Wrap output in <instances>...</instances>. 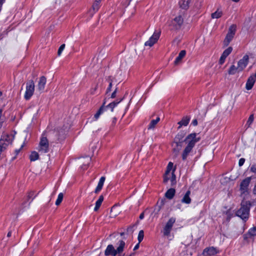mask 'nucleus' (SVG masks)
<instances>
[{"mask_svg": "<svg viewBox=\"0 0 256 256\" xmlns=\"http://www.w3.org/2000/svg\"><path fill=\"white\" fill-rule=\"evenodd\" d=\"M90 161H91V158H90V156H88L81 158L80 162L82 164V168L83 169L86 168L88 165V164H90Z\"/></svg>", "mask_w": 256, "mask_h": 256, "instance_id": "obj_22", "label": "nucleus"}, {"mask_svg": "<svg viewBox=\"0 0 256 256\" xmlns=\"http://www.w3.org/2000/svg\"><path fill=\"white\" fill-rule=\"evenodd\" d=\"M112 86V81L110 80L109 83V86L108 88H107L106 92H108L111 90V88Z\"/></svg>", "mask_w": 256, "mask_h": 256, "instance_id": "obj_46", "label": "nucleus"}, {"mask_svg": "<svg viewBox=\"0 0 256 256\" xmlns=\"http://www.w3.org/2000/svg\"><path fill=\"white\" fill-rule=\"evenodd\" d=\"M16 156H17L15 155V156H13V157L12 158V160H14L16 158Z\"/></svg>", "mask_w": 256, "mask_h": 256, "instance_id": "obj_56", "label": "nucleus"}, {"mask_svg": "<svg viewBox=\"0 0 256 256\" xmlns=\"http://www.w3.org/2000/svg\"><path fill=\"white\" fill-rule=\"evenodd\" d=\"M232 0L234 2H237L240 1V0Z\"/></svg>", "mask_w": 256, "mask_h": 256, "instance_id": "obj_58", "label": "nucleus"}, {"mask_svg": "<svg viewBox=\"0 0 256 256\" xmlns=\"http://www.w3.org/2000/svg\"><path fill=\"white\" fill-rule=\"evenodd\" d=\"M23 145H22L20 147V148L18 150H16L14 152L15 155L18 156V154H19L20 152V151L21 149L22 148Z\"/></svg>", "mask_w": 256, "mask_h": 256, "instance_id": "obj_47", "label": "nucleus"}, {"mask_svg": "<svg viewBox=\"0 0 256 256\" xmlns=\"http://www.w3.org/2000/svg\"><path fill=\"white\" fill-rule=\"evenodd\" d=\"M250 170L252 172L256 173V164H253Z\"/></svg>", "mask_w": 256, "mask_h": 256, "instance_id": "obj_44", "label": "nucleus"}, {"mask_svg": "<svg viewBox=\"0 0 256 256\" xmlns=\"http://www.w3.org/2000/svg\"><path fill=\"white\" fill-rule=\"evenodd\" d=\"M16 132L8 134L4 132L0 139V148L1 150H6L7 147L12 144L14 139Z\"/></svg>", "mask_w": 256, "mask_h": 256, "instance_id": "obj_1", "label": "nucleus"}, {"mask_svg": "<svg viewBox=\"0 0 256 256\" xmlns=\"http://www.w3.org/2000/svg\"><path fill=\"white\" fill-rule=\"evenodd\" d=\"M186 54V52L184 50H181L178 54V56L176 57L174 60V64L176 65L178 64L180 62L181 60L184 57Z\"/></svg>", "mask_w": 256, "mask_h": 256, "instance_id": "obj_21", "label": "nucleus"}, {"mask_svg": "<svg viewBox=\"0 0 256 256\" xmlns=\"http://www.w3.org/2000/svg\"><path fill=\"white\" fill-rule=\"evenodd\" d=\"M245 162V160L243 158H241L240 160H239V162H238V164L239 166H242L244 162Z\"/></svg>", "mask_w": 256, "mask_h": 256, "instance_id": "obj_45", "label": "nucleus"}, {"mask_svg": "<svg viewBox=\"0 0 256 256\" xmlns=\"http://www.w3.org/2000/svg\"><path fill=\"white\" fill-rule=\"evenodd\" d=\"M118 254V256H125L124 254L122 255L120 254Z\"/></svg>", "mask_w": 256, "mask_h": 256, "instance_id": "obj_59", "label": "nucleus"}, {"mask_svg": "<svg viewBox=\"0 0 256 256\" xmlns=\"http://www.w3.org/2000/svg\"><path fill=\"white\" fill-rule=\"evenodd\" d=\"M226 58V57H224L223 55L222 54L220 58L219 62L220 64H222L225 61V60Z\"/></svg>", "mask_w": 256, "mask_h": 256, "instance_id": "obj_42", "label": "nucleus"}, {"mask_svg": "<svg viewBox=\"0 0 256 256\" xmlns=\"http://www.w3.org/2000/svg\"><path fill=\"white\" fill-rule=\"evenodd\" d=\"M2 110H0V128L2 126V124L4 122V120L2 118Z\"/></svg>", "mask_w": 256, "mask_h": 256, "instance_id": "obj_43", "label": "nucleus"}, {"mask_svg": "<svg viewBox=\"0 0 256 256\" xmlns=\"http://www.w3.org/2000/svg\"><path fill=\"white\" fill-rule=\"evenodd\" d=\"M160 120V118L159 117L156 118V120H152L148 126V130H154Z\"/></svg>", "mask_w": 256, "mask_h": 256, "instance_id": "obj_19", "label": "nucleus"}, {"mask_svg": "<svg viewBox=\"0 0 256 256\" xmlns=\"http://www.w3.org/2000/svg\"><path fill=\"white\" fill-rule=\"evenodd\" d=\"M64 48H65V44H62V45H61L60 46V47L58 48V56H60L62 52L63 51V50Z\"/></svg>", "mask_w": 256, "mask_h": 256, "instance_id": "obj_41", "label": "nucleus"}, {"mask_svg": "<svg viewBox=\"0 0 256 256\" xmlns=\"http://www.w3.org/2000/svg\"><path fill=\"white\" fill-rule=\"evenodd\" d=\"M144 218V212H142V214H140V220H142V219H143V218Z\"/></svg>", "mask_w": 256, "mask_h": 256, "instance_id": "obj_52", "label": "nucleus"}, {"mask_svg": "<svg viewBox=\"0 0 256 256\" xmlns=\"http://www.w3.org/2000/svg\"><path fill=\"white\" fill-rule=\"evenodd\" d=\"M254 194H256V184L255 185L254 188Z\"/></svg>", "mask_w": 256, "mask_h": 256, "instance_id": "obj_54", "label": "nucleus"}, {"mask_svg": "<svg viewBox=\"0 0 256 256\" xmlns=\"http://www.w3.org/2000/svg\"><path fill=\"white\" fill-rule=\"evenodd\" d=\"M175 190L174 188H170L168 190H167V192L165 194V196L166 198L168 199H172L174 194H175Z\"/></svg>", "mask_w": 256, "mask_h": 256, "instance_id": "obj_26", "label": "nucleus"}, {"mask_svg": "<svg viewBox=\"0 0 256 256\" xmlns=\"http://www.w3.org/2000/svg\"><path fill=\"white\" fill-rule=\"evenodd\" d=\"M185 134L184 132H180L176 136L174 144H172L173 151L176 154H178L179 151L181 150L182 143V142L183 138H184Z\"/></svg>", "mask_w": 256, "mask_h": 256, "instance_id": "obj_4", "label": "nucleus"}, {"mask_svg": "<svg viewBox=\"0 0 256 256\" xmlns=\"http://www.w3.org/2000/svg\"><path fill=\"white\" fill-rule=\"evenodd\" d=\"M139 244H140V243L138 242V244H137L135 246H134V250H137L138 248H139Z\"/></svg>", "mask_w": 256, "mask_h": 256, "instance_id": "obj_50", "label": "nucleus"}, {"mask_svg": "<svg viewBox=\"0 0 256 256\" xmlns=\"http://www.w3.org/2000/svg\"><path fill=\"white\" fill-rule=\"evenodd\" d=\"M192 124L194 126H197L198 124V121L196 119L195 120H194L192 121Z\"/></svg>", "mask_w": 256, "mask_h": 256, "instance_id": "obj_48", "label": "nucleus"}, {"mask_svg": "<svg viewBox=\"0 0 256 256\" xmlns=\"http://www.w3.org/2000/svg\"><path fill=\"white\" fill-rule=\"evenodd\" d=\"M190 1L191 0H181L179 2L180 7L183 9H188Z\"/></svg>", "mask_w": 256, "mask_h": 256, "instance_id": "obj_24", "label": "nucleus"}, {"mask_svg": "<svg viewBox=\"0 0 256 256\" xmlns=\"http://www.w3.org/2000/svg\"><path fill=\"white\" fill-rule=\"evenodd\" d=\"M132 228H130L128 229V232H132Z\"/></svg>", "mask_w": 256, "mask_h": 256, "instance_id": "obj_55", "label": "nucleus"}, {"mask_svg": "<svg viewBox=\"0 0 256 256\" xmlns=\"http://www.w3.org/2000/svg\"><path fill=\"white\" fill-rule=\"evenodd\" d=\"M193 148L194 147L186 144V146L182 154V159L184 160H186L188 156L191 154L192 152Z\"/></svg>", "mask_w": 256, "mask_h": 256, "instance_id": "obj_16", "label": "nucleus"}, {"mask_svg": "<svg viewBox=\"0 0 256 256\" xmlns=\"http://www.w3.org/2000/svg\"><path fill=\"white\" fill-rule=\"evenodd\" d=\"M104 200V197L102 196H100L99 197L98 200L96 202V206L94 208V211H97L99 208L100 207V205L102 204V203Z\"/></svg>", "mask_w": 256, "mask_h": 256, "instance_id": "obj_28", "label": "nucleus"}, {"mask_svg": "<svg viewBox=\"0 0 256 256\" xmlns=\"http://www.w3.org/2000/svg\"><path fill=\"white\" fill-rule=\"evenodd\" d=\"M202 0H197L195 4H194V7L196 9V10H199L201 6H202Z\"/></svg>", "mask_w": 256, "mask_h": 256, "instance_id": "obj_34", "label": "nucleus"}, {"mask_svg": "<svg viewBox=\"0 0 256 256\" xmlns=\"http://www.w3.org/2000/svg\"><path fill=\"white\" fill-rule=\"evenodd\" d=\"M34 84L33 80H30L26 83V92L24 98L26 100H28L33 95L34 91Z\"/></svg>", "mask_w": 256, "mask_h": 256, "instance_id": "obj_9", "label": "nucleus"}, {"mask_svg": "<svg viewBox=\"0 0 256 256\" xmlns=\"http://www.w3.org/2000/svg\"><path fill=\"white\" fill-rule=\"evenodd\" d=\"M172 173H167L165 172V174L164 176V183H166L168 181L170 180L172 176Z\"/></svg>", "mask_w": 256, "mask_h": 256, "instance_id": "obj_33", "label": "nucleus"}, {"mask_svg": "<svg viewBox=\"0 0 256 256\" xmlns=\"http://www.w3.org/2000/svg\"><path fill=\"white\" fill-rule=\"evenodd\" d=\"M250 203L248 201H242L240 208L236 212V216L242 220L247 219L249 215Z\"/></svg>", "mask_w": 256, "mask_h": 256, "instance_id": "obj_3", "label": "nucleus"}, {"mask_svg": "<svg viewBox=\"0 0 256 256\" xmlns=\"http://www.w3.org/2000/svg\"><path fill=\"white\" fill-rule=\"evenodd\" d=\"M116 118H114V119H113V122H114V123H115V122H116Z\"/></svg>", "mask_w": 256, "mask_h": 256, "instance_id": "obj_57", "label": "nucleus"}, {"mask_svg": "<svg viewBox=\"0 0 256 256\" xmlns=\"http://www.w3.org/2000/svg\"><path fill=\"white\" fill-rule=\"evenodd\" d=\"M117 208L115 206H114L112 208V210H111V213H113L116 210Z\"/></svg>", "mask_w": 256, "mask_h": 256, "instance_id": "obj_51", "label": "nucleus"}, {"mask_svg": "<svg viewBox=\"0 0 256 256\" xmlns=\"http://www.w3.org/2000/svg\"><path fill=\"white\" fill-rule=\"evenodd\" d=\"M254 114H251L248 121H247V122H246V125L248 126V127H250V124L252 123L253 121H254Z\"/></svg>", "mask_w": 256, "mask_h": 256, "instance_id": "obj_38", "label": "nucleus"}, {"mask_svg": "<svg viewBox=\"0 0 256 256\" xmlns=\"http://www.w3.org/2000/svg\"><path fill=\"white\" fill-rule=\"evenodd\" d=\"M252 178L248 177L244 179L240 184V191L241 196L244 198L248 194V186L251 181Z\"/></svg>", "mask_w": 256, "mask_h": 256, "instance_id": "obj_7", "label": "nucleus"}, {"mask_svg": "<svg viewBox=\"0 0 256 256\" xmlns=\"http://www.w3.org/2000/svg\"><path fill=\"white\" fill-rule=\"evenodd\" d=\"M38 158V154L37 152L34 151L32 152L30 156V159L31 161H35Z\"/></svg>", "mask_w": 256, "mask_h": 256, "instance_id": "obj_31", "label": "nucleus"}, {"mask_svg": "<svg viewBox=\"0 0 256 256\" xmlns=\"http://www.w3.org/2000/svg\"><path fill=\"white\" fill-rule=\"evenodd\" d=\"M144 232L142 230H141L139 232L138 236V240L139 243H140L142 240L144 238Z\"/></svg>", "mask_w": 256, "mask_h": 256, "instance_id": "obj_36", "label": "nucleus"}, {"mask_svg": "<svg viewBox=\"0 0 256 256\" xmlns=\"http://www.w3.org/2000/svg\"><path fill=\"white\" fill-rule=\"evenodd\" d=\"M105 180V178L104 176H102L100 178L98 184L95 190V192L98 193L102 188V186L104 185V182Z\"/></svg>", "mask_w": 256, "mask_h": 256, "instance_id": "obj_23", "label": "nucleus"}, {"mask_svg": "<svg viewBox=\"0 0 256 256\" xmlns=\"http://www.w3.org/2000/svg\"><path fill=\"white\" fill-rule=\"evenodd\" d=\"M184 22L183 18L182 16H179L176 17L173 20L172 22V25L176 29H178L182 26Z\"/></svg>", "mask_w": 256, "mask_h": 256, "instance_id": "obj_14", "label": "nucleus"}, {"mask_svg": "<svg viewBox=\"0 0 256 256\" xmlns=\"http://www.w3.org/2000/svg\"><path fill=\"white\" fill-rule=\"evenodd\" d=\"M173 167V163L172 162H170L167 166L166 170V172L167 173H172L171 170Z\"/></svg>", "mask_w": 256, "mask_h": 256, "instance_id": "obj_39", "label": "nucleus"}, {"mask_svg": "<svg viewBox=\"0 0 256 256\" xmlns=\"http://www.w3.org/2000/svg\"><path fill=\"white\" fill-rule=\"evenodd\" d=\"M121 99L119 100H116L114 102L110 103L106 106H104V105L102 106L97 112L94 114V120H96L100 117V116L106 111V108H110L111 112H112L114 108H115L122 100Z\"/></svg>", "mask_w": 256, "mask_h": 256, "instance_id": "obj_5", "label": "nucleus"}, {"mask_svg": "<svg viewBox=\"0 0 256 256\" xmlns=\"http://www.w3.org/2000/svg\"><path fill=\"white\" fill-rule=\"evenodd\" d=\"M46 82V78L45 76H42L40 78V80L38 82L37 86V90L40 92H44L45 85Z\"/></svg>", "mask_w": 256, "mask_h": 256, "instance_id": "obj_15", "label": "nucleus"}, {"mask_svg": "<svg viewBox=\"0 0 256 256\" xmlns=\"http://www.w3.org/2000/svg\"><path fill=\"white\" fill-rule=\"evenodd\" d=\"M232 50V48L230 46L225 50L222 54L223 56L226 58L231 53Z\"/></svg>", "mask_w": 256, "mask_h": 256, "instance_id": "obj_32", "label": "nucleus"}, {"mask_svg": "<svg viewBox=\"0 0 256 256\" xmlns=\"http://www.w3.org/2000/svg\"><path fill=\"white\" fill-rule=\"evenodd\" d=\"M241 72L240 70H239L238 69V66L236 67L234 65H232L230 67L229 70H228V74H236V72Z\"/></svg>", "mask_w": 256, "mask_h": 256, "instance_id": "obj_27", "label": "nucleus"}, {"mask_svg": "<svg viewBox=\"0 0 256 256\" xmlns=\"http://www.w3.org/2000/svg\"><path fill=\"white\" fill-rule=\"evenodd\" d=\"M190 190L187 191L181 200L182 202L188 204H190L192 200L190 198Z\"/></svg>", "mask_w": 256, "mask_h": 256, "instance_id": "obj_20", "label": "nucleus"}, {"mask_svg": "<svg viewBox=\"0 0 256 256\" xmlns=\"http://www.w3.org/2000/svg\"><path fill=\"white\" fill-rule=\"evenodd\" d=\"M134 254H131L129 256H134Z\"/></svg>", "mask_w": 256, "mask_h": 256, "instance_id": "obj_60", "label": "nucleus"}, {"mask_svg": "<svg viewBox=\"0 0 256 256\" xmlns=\"http://www.w3.org/2000/svg\"><path fill=\"white\" fill-rule=\"evenodd\" d=\"M236 26L232 24L228 28V32L224 40L223 44L224 46H228L235 35Z\"/></svg>", "mask_w": 256, "mask_h": 256, "instance_id": "obj_10", "label": "nucleus"}, {"mask_svg": "<svg viewBox=\"0 0 256 256\" xmlns=\"http://www.w3.org/2000/svg\"><path fill=\"white\" fill-rule=\"evenodd\" d=\"M190 118L186 116L181 121L178 122V124L180 125L178 126V128H180L182 126H186L190 122Z\"/></svg>", "mask_w": 256, "mask_h": 256, "instance_id": "obj_25", "label": "nucleus"}, {"mask_svg": "<svg viewBox=\"0 0 256 256\" xmlns=\"http://www.w3.org/2000/svg\"><path fill=\"white\" fill-rule=\"evenodd\" d=\"M174 170H172V176H171V178H170V182H171V185H172V186L174 185L176 183V176L174 174Z\"/></svg>", "mask_w": 256, "mask_h": 256, "instance_id": "obj_37", "label": "nucleus"}, {"mask_svg": "<svg viewBox=\"0 0 256 256\" xmlns=\"http://www.w3.org/2000/svg\"><path fill=\"white\" fill-rule=\"evenodd\" d=\"M124 246L125 242L123 240L119 242V245L116 249L112 244H108L104 251V254L106 256L110 255L116 256L118 254H120L123 252Z\"/></svg>", "mask_w": 256, "mask_h": 256, "instance_id": "obj_2", "label": "nucleus"}, {"mask_svg": "<svg viewBox=\"0 0 256 256\" xmlns=\"http://www.w3.org/2000/svg\"><path fill=\"white\" fill-rule=\"evenodd\" d=\"M2 93L1 92H0V96H2Z\"/></svg>", "mask_w": 256, "mask_h": 256, "instance_id": "obj_61", "label": "nucleus"}, {"mask_svg": "<svg viewBox=\"0 0 256 256\" xmlns=\"http://www.w3.org/2000/svg\"><path fill=\"white\" fill-rule=\"evenodd\" d=\"M218 252V250L214 247L206 248L203 252V254L204 256H214Z\"/></svg>", "mask_w": 256, "mask_h": 256, "instance_id": "obj_17", "label": "nucleus"}, {"mask_svg": "<svg viewBox=\"0 0 256 256\" xmlns=\"http://www.w3.org/2000/svg\"><path fill=\"white\" fill-rule=\"evenodd\" d=\"M200 139L201 138L199 134L192 133L186 136L184 142L186 145L194 147L196 144L199 142Z\"/></svg>", "mask_w": 256, "mask_h": 256, "instance_id": "obj_6", "label": "nucleus"}, {"mask_svg": "<svg viewBox=\"0 0 256 256\" xmlns=\"http://www.w3.org/2000/svg\"><path fill=\"white\" fill-rule=\"evenodd\" d=\"M38 152L41 154H45L49 150V144L46 137L42 136L40 139L38 148Z\"/></svg>", "mask_w": 256, "mask_h": 256, "instance_id": "obj_11", "label": "nucleus"}, {"mask_svg": "<svg viewBox=\"0 0 256 256\" xmlns=\"http://www.w3.org/2000/svg\"><path fill=\"white\" fill-rule=\"evenodd\" d=\"M102 0H96L92 5V10L95 12L98 10L100 6V3Z\"/></svg>", "mask_w": 256, "mask_h": 256, "instance_id": "obj_30", "label": "nucleus"}, {"mask_svg": "<svg viewBox=\"0 0 256 256\" xmlns=\"http://www.w3.org/2000/svg\"><path fill=\"white\" fill-rule=\"evenodd\" d=\"M12 236V232L11 231H10L8 234H7V236L8 237H10V236Z\"/></svg>", "mask_w": 256, "mask_h": 256, "instance_id": "obj_53", "label": "nucleus"}, {"mask_svg": "<svg viewBox=\"0 0 256 256\" xmlns=\"http://www.w3.org/2000/svg\"><path fill=\"white\" fill-rule=\"evenodd\" d=\"M256 82V78L254 76H250L246 82V88L248 90H250L252 88L254 84Z\"/></svg>", "mask_w": 256, "mask_h": 256, "instance_id": "obj_18", "label": "nucleus"}, {"mask_svg": "<svg viewBox=\"0 0 256 256\" xmlns=\"http://www.w3.org/2000/svg\"><path fill=\"white\" fill-rule=\"evenodd\" d=\"M160 30H155L153 34L149 38V39L145 42L144 46H148L150 47L152 46L154 44H156L158 40L160 35Z\"/></svg>", "mask_w": 256, "mask_h": 256, "instance_id": "obj_12", "label": "nucleus"}, {"mask_svg": "<svg viewBox=\"0 0 256 256\" xmlns=\"http://www.w3.org/2000/svg\"><path fill=\"white\" fill-rule=\"evenodd\" d=\"M248 232L250 236H256V226L251 228L249 230Z\"/></svg>", "mask_w": 256, "mask_h": 256, "instance_id": "obj_40", "label": "nucleus"}, {"mask_svg": "<svg viewBox=\"0 0 256 256\" xmlns=\"http://www.w3.org/2000/svg\"><path fill=\"white\" fill-rule=\"evenodd\" d=\"M222 12L218 9L216 12L212 14L211 16L212 18H218L222 16Z\"/></svg>", "mask_w": 256, "mask_h": 256, "instance_id": "obj_29", "label": "nucleus"}, {"mask_svg": "<svg viewBox=\"0 0 256 256\" xmlns=\"http://www.w3.org/2000/svg\"><path fill=\"white\" fill-rule=\"evenodd\" d=\"M63 196H64V195H63L62 193L61 192V193L59 194L58 197L57 198V200L56 202V206H58L61 203V202H62V200L63 199Z\"/></svg>", "mask_w": 256, "mask_h": 256, "instance_id": "obj_35", "label": "nucleus"}, {"mask_svg": "<svg viewBox=\"0 0 256 256\" xmlns=\"http://www.w3.org/2000/svg\"><path fill=\"white\" fill-rule=\"evenodd\" d=\"M176 218L174 217L170 218L164 226L162 230V233L164 236L169 238L170 234L172 230V226L176 222Z\"/></svg>", "mask_w": 256, "mask_h": 256, "instance_id": "obj_8", "label": "nucleus"}, {"mask_svg": "<svg viewBox=\"0 0 256 256\" xmlns=\"http://www.w3.org/2000/svg\"><path fill=\"white\" fill-rule=\"evenodd\" d=\"M249 60V57L248 55H244L238 63V69L242 71L248 65Z\"/></svg>", "mask_w": 256, "mask_h": 256, "instance_id": "obj_13", "label": "nucleus"}, {"mask_svg": "<svg viewBox=\"0 0 256 256\" xmlns=\"http://www.w3.org/2000/svg\"><path fill=\"white\" fill-rule=\"evenodd\" d=\"M116 90H115L112 93L111 95L112 98H114L116 96Z\"/></svg>", "mask_w": 256, "mask_h": 256, "instance_id": "obj_49", "label": "nucleus"}]
</instances>
